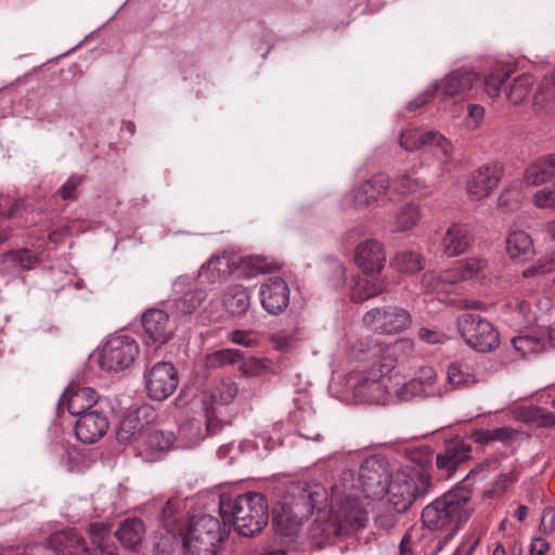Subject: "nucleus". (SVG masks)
<instances>
[{
    "label": "nucleus",
    "mask_w": 555,
    "mask_h": 555,
    "mask_svg": "<svg viewBox=\"0 0 555 555\" xmlns=\"http://www.w3.org/2000/svg\"><path fill=\"white\" fill-rule=\"evenodd\" d=\"M222 304L232 315H242L250 306V296L245 287L231 285L223 294Z\"/></svg>",
    "instance_id": "nucleus-30"
},
{
    "label": "nucleus",
    "mask_w": 555,
    "mask_h": 555,
    "mask_svg": "<svg viewBox=\"0 0 555 555\" xmlns=\"http://www.w3.org/2000/svg\"><path fill=\"white\" fill-rule=\"evenodd\" d=\"M99 395L91 387H80L78 385H69L61 397V404H66L68 412L79 417L87 412L93 411Z\"/></svg>",
    "instance_id": "nucleus-20"
},
{
    "label": "nucleus",
    "mask_w": 555,
    "mask_h": 555,
    "mask_svg": "<svg viewBox=\"0 0 555 555\" xmlns=\"http://www.w3.org/2000/svg\"><path fill=\"white\" fill-rule=\"evenodd\" d=\"M225 538L224 525L218 518L202 515L191 519L182 543L192 555H218Z\"/></svg>",
    "instance_id": "nucleus-5"
},
{
    "label": "nucleus",
    "mask_w": 555,
    "mask_h": 555,
    "mask_svg": "<svg viewBox=\"0 0 555 555\" xmlns=\"http://www.w3.org/2000/svg\"><path fill=\"white\" fill-rule=\"evenodd\" d=\"M242 360V351L238 349H220L206 357L205 364L209 369L238 363Z\"/></svg>",
    "instance_id": "nucleus-40"
},
{
    "label": "nucleus",
    "mask_w": 555,
    "mask_h": 555,
    "mask_svg": "<svg viewBox=\"0 0 555 555\" xmlns=\"http://www.w3.org/2000/svg\"><path fill=\"white\" fill-rule=\"evenodd\" d=\"M421 218V210L417 205L405 204L395 215L393 231L404 232L412 229Z\"/></svg>",
    "instance_id": "nucleus-38"
},
{
    "label": "nucleus",
    "mask_w": 555,
    "mask_h": 555,
    "mask_svg": "<svg viewBox=\"0 0 555 555\" xmlns=\"http://www.w3.org/2000/svg\"><path fill=\"white\" fill-rule=\"evenodd\" d=\"M4 256L18 263L22 270H30L38 261L37 256L28 249L11 250Z\"/></svg>",
    "instance_id": "nucleus-50"
},
{
    "label": "nucleus",
    "mask_w": 555,
    "mask_h": 555,
    "mask_svg": "<svg viewBox=\"0 0 555 555\" xmlns=\"http://www.w3.org/2000/svg\"><path fill=\"white\" fill-rule=\"evenodd\" d=\"M411 321L409 311L399 307L374 308L363 317L365 325L388 335L405 330Z\"/></svg>",
    "instance_id": "nucleus-11"
},
{
    "label": "nucleus",
    "mask_w": 555,
    "mask_h": 555,
    "mask_svg": "<svg viewBox=\"0 0 555 555\" xmlns=\"http://www.w3.org/2000/svg\"><path fill=\"white\" fill-rule=\"evenodd\" d=\"M240 363V371L244 375L248 376H257L263 373L269 369L270 361L266 358L259 359V358H244V354L242 353V360Z\"/></svg>",
    "instance_id": "nucleus-46"
},
{
    "label": "nucleus",
    "mask_w": 555,
    "mask_h": 555,
    "mask_svg": "<svg viewBox=\"0 0 555 555\" xmlns=\"http://www.w3.org/2000/svg\"><path fill=\"white\" fill-rule=\"evenodd\" d=\"M237 386L232 380H221L211 393V399L220 404L231 403L237 395Z\"/></svg>",
    "instance_id": "nucleus-45"
},
{
    "label": "nucleus",
    "mask_w": 555,
    "mask_h": 555,
    "mask_svg": "<svg viewBox=\"0 0 555 555\" xmlns=\"http://www.w3.org/2000/svg\"><path fill=\"white\" fill-rule=\"evenodd\" d=\"M506 253L515 262L532 259L534 248L531 237L524 231L512 232L506 238Z\"/></svg>",
    "instance_id": "nucleus-28"
},
{
    "label": "nucleus",
    "mask_w": 555,
    "mask_h": 555,
    "mask_svg": "<svg viewBox=\"0 0 555 555\" xmlns=\"http://www.w3.org/2000/svg\"><path fill=\"white\" fill-rule=\"evenodd\" d=\"M331 498L340 499V496L347 494H356L360 490L358 478L356 479L354 472L352 469H345L338 482L334 483L331 488Z\"/></svg>",
    "instance_id": "nucleus-39"
},
{
    "label": "nucleus",
    "mask_w": 555,
    "mask_h": 555,
    "mask_svg": "<svg viewBox=\"0 0 555 555\" xmlns=\"http://www.w3.org/2000/svg\"><path fill=\"white\" fill-rule=\"evenodd\" d=\"M504 173L499 163H490L474 170L466 182V192L472 201H481L488 197L498 186Z\"/></svg>",
    "instance_id": "nucleus-12"
},
{
    "label": "nucleus",
    "mask_w": 555,
    "mask_h": 555,
    "mask_svg": "<svg viewBox=\"0 0 555 555\" xmlns=\"http://www.w3.org/2000/svg\"><path fill=\"white\" fill-rule=\"evenodd\" d=\"M427 131L418 129H406L401 132L400 145L408 152H414L426 147Z\"/></svg>",
    "instance_id": "nucleus-43"
},
{
    "label": "nucleus",
    "mask_w": 555,
    "mask_h": 555,
    "mask_svg": "<svg viewBox=\"0 0 555 555\" xmlns=\"http://www.w3.org/2000/svg\"><path fill=\"white\" fill-rule=\"evenodd\" d=\"M292 495L295 500V507L301 509L308 518L315 508H323L326 491L319 483H297L293 487Z\"/></svg>",
    "instance_id": "nucleus-22"
},
{
    "label": "nucleus",
    "mask_w": 555,
    "mask_h": 555,
    "mask_svg": "<svg viewBox=\"0 0 555 555\" xmlns=\"http://www.w3.org/2000/svg\"><path fill=\"white\" fill-rule=\"evenodd\" d=\"M519 201H520V194H519L518 190H515V189L505 190L504 192L501 193V195L498 198V203H499L500 207H505V208H511V209L515 208L518 205Z\"/></svg>",
    "instance_id": "nucleus-57"
},
{
    "label": "nucleus",
    "mask_w": 555,
    "mask_h": 555,
    "mask_svg": "<svg viewBox=\"0 0 555 555\" xmlns=\"http://www.w3.org/2000/svg\"><path fill=\"white\" fill-rule=\"evenodd\" d=\"M305 519L306 515L301 509H297L295 504H281L272 511V525L275 533L281 537H294Z\"/></svg>",
    "instance_id": "nucleus-21"
},
{
    "label": "nucleus",
    "mask_w": 555,
    "mask_h": 555,
    "mask_svg": "<svg viewBox=\"0 0 555 555\" xmlns=\"http://www.w3.org/2000/svg\"><path fill=\"white\" fill-rule=\"evenodd\" d=\"M219 512L223 525L232 524L235 531L244 537H253L267 526L269 506L261 493H245L235 499L220 496Z\"/></svg>",
    "instance_id": "nucleus-1"
},
{
    "label": "nucleus",
    "mask_w": 555,
    "mask_h": 555,
    "mask_svg": "<svg viewBox=\"0 0 555 555\" xmlns=\"http://www.w3.org/2000/svg\"><path fill=\"white\" fill-rule=\"evenodd\" d=\"M454 284L453 276L449 271H446L441 274H437L435 272L428 271L425 272L422 276V287L427 293L440 294V293H449L450 287Z\"/></svg>",
    "instance_id": "nucleus-36"
},
{
    "label": "nucleus",
    "mask_w": 555,
    "mask_h": 555,
    "mask_svg": "<svg viewBox=\"0 0 555 555\" xmlns=\"http://www.w3.org/2000/svg\"><path fill=\"white\" fill-rule=\"evenodd\" d=\"M541 528L545 533H551L555 530V507H547L543 511Z\"/></svg>",
    "instance_id": "nucleus-61"
},
{
    "label": "nucleus",
    "mask_w": 555,
    "mask_h": 555,
    "mask_svg": "<svg viewBox=\"0 0 555 555\" xmlns=\"http://www.w3.org/2000/svg\"><path fill=\"white\" fill-rule=\"evenodd\" d=\"M423 181L413 177L410 173L400 176L393 182V188L401 194L415 193L423 188Z\"/></svg>",
    "instance_id": "nucleus-48"
},
{
    "label": "nucleus",
    "mask_w": 555,
    "mask_h": 555,
    "mask_svg": "<svg viewBox=\"0 0 555 555\" xmlns=\"http://www.w3.org/2000/svg\"><path fill=\"white\" fill-rule=\"evenodd\" d=\"M553 270H554V263L552 260H545V261L539 260L538 263L527 268L522 272V275L525 278H532L535 275H541V274L552 272Z\"/></svg>",
    "instance_id": "nucleus-58"
},
{
    "label": "nucleus",
    "mask_w": 555,
    "mask_h": 555,
    "mask_svg": "<svg viewBox=\"0 0 555 555\" xmlns=\"http://www.w3.org/2000/svg\"><path fill=\"white\" fill-rule=\"evenodd\" d=\"M365 346L364 348V344L359 341V351L371 352L374 361L366 374L359 377L353 386V393L361 401L379 403L385 400L382 379L395 369L397 360L391 353L384 352L380 344L373 338Z\"/></svg>",
    "instance_id": "nucleus-2"
},
{
    "label": "nucleus",
    "mask_w": 555,
    "mask_h": 555,
    "mask_svg": "<svg viewBox=\"0 0 555 555\" xmlns=\"http://www.w3.org/2000/svg\"><path fill=\"white\" fill-rule=\"evenodd\" d=\"M175 442V435L170 430L154 429L146 437V448L150 451L164 453L168 451Z\"/></svg>",
    "instance_id": "nucleus-41"
},
{
    "label": "nucleus",
    "mask_w": 555,
    "mask_h": 555,
    "mask_svg": "<svg viewBox=\"0 0 555 555\" xmlns=\"http://www.w3.org/2000/svg\"><path fill=\"white\" fill-rule=\"evenodd\" d=\"M144 384L152 400L163 401L176 391L179 385L178 371L171 362L158 361L146 370Z\"/></svg>",
    "instance_id": "nucleus-9"
},
{
    "label": "nucleus",
    "mask_w": 555,
    "mask_h": 555,
    "mask_svg": "<svg viewBox=\"0 0 555 555\" xmlns=\"http://www.w3.org/2000/svg\"><path fill=\"white\" fill-rule=\"evenodd\" d=\"M543 96L545 101L555 99V72L545 77L534 95L535 104H539L540 98Z\"/></svg>",
    "instance_id": "nucleus-54"
},
{
    "label": "nucleus",
    "mask_w": 555,
    "mask_h": 555,
    "mask_svg": "<svg viewBox=\"0 0 555 555\" xmlns=\"http://www.w3.org/2000/svg\"><path fill=\"white\" fill-rule=\"evenodd\" d=\"M331 507L341 527H349L352 530L365 527L367 517L361 507L358 493L347 494L340 499L331 498Z\"/></svg>",
    "instance_id": "nucleus-13"
},
{
    "label": "nucleus",
    "mask_w": 555,
    "mask_h": 555,
    "mask_svg": "<svg viewBox=\"0 0 555 555\" xmlns=\"http://www.w3.org/2000/svg\"><path fill=\"white\" fill-rule=\"evenodd\" d=\"M450 272L454 284L472 279H485L488 273V261L477 257L465 258L456 261Z\"/></svg>",
    "instance_id": "nucleus-27"
},
{
    "label": "nucleus",
    "mask_w": 555,
    "mask_h": 555,
    "mask_svg": "<svg viewBox=\"0 0 555 555\" xmlns=\"http://www.w3.org/2000/svg\"><path fill=\"white\" fill-rule=\"evenodd\" d=\"M472 446L463 439L453 440L436 455V466L444 478H450L460 465L470 459Z\"/></svg>",
    "instance_id": "nucleus-15"
},
{
    "label": "nucleus",
    "mask_w": 555,
    "mask_h": 555,
    "mask_svg": "<svg viewBox=\"0 0 555 555\" xmlns=\"http://www.w3.org/2000/svg\"><path fill=\"white\" fill-rule=\"evenodd\" d=\"M438 90V86L434 85L430 89H427L423 94L416 96L414 100H412L408 107L410 111H414L416 108L422 107L425 105L428 101H430L435 94V92Z\"/></svg>",
    "instance_id": "nucleus-59"
},
{
    "label": "nucleus",
    "mask_w": 555,
    "mask_h": 555,
    "mask_svg": "<svg viewBox=\"0 0 555 555\" xmlns=\"http://www.w3.org/2000/svg\"><path fill=\"white\" fill-rule=\"evenodd\" d=\"M47 546L56 555H85L90 550L83 537L74 529L52 533L47 541Z\"/></svg>",
    "instance_id": "nucleus-23"
},
{
    "label": "nucleus",
    "mask_w": 555,
    "mask_h": 555,
    "mask_svg": "<svg viewBox=\"0 0 555 555\" xmlns=\"http://www.w3.org/2000/svg\"><path fill=\"white\" fill-rule=\"evenodd\" d=\"M546 155L538 157L525 170L524 179L529 185H540L552 181Z\"/></svg>",
    "instance_id": "nucleus-37"
},
{
    "label": "nucleus",
    "mask_w": 555,
    "mask_h": 555,
    "mask_svg": "<svg viewBox=\"0 0 555 555\" xmlns=\"http://www.w3.org/2000/svg\"><path fill=\"white\" fill-rule=\"evenodd\" d=\"M533 204L539 208H548L555 210V186L550 189L545 188L538 191L533 195Z\"/></svg>",
    "instance_id": "nucleus-51"
},
{
    "label": "nucleus",
    "mask_w": 555,
    "mask_h": 555,
    "mask_svg": "<svg viewBox=\"0 0 555 555\" xmlns=\"http://www.w3.org/2000/svg\"><path fill=\"white\" fill-rule=\"evenodd\" d=\"M537 413H539L538 406L520 408L516 410L515 416L520 422L532 424Z\"/></svg>",
    "instance_id": "nucleus-63"
},
{
    "label": "nucleus",
    "mask_w": 555,
    "mask_h": 555,
    "mask_svg": "<svg viewBox=\"0 0 555 555\" xmlns=\"http://www.w3.org/2000/svg\"><path fill=\"white\" fill-rule=\"evenodd\" d=\"M424 257L413 250H402L397 253L391 261L393 268L398 271L414 274L424 269Z\"/></svg>",
    "instance_id": "nucleus-33"
},
{
    "label": "nucleus",
    "mask_w": 555,
    "mask_h": 555,
    "mask_svg": "<svg viewBox=\"0 0 555 555\" xmlns=\"http://www.w3.org/2000/svg\"><path fill=\"white\" fill-rule=\"evenodd\" d=\"M137 420L127 417L120 423V427L117 431V440L119 442H129L140 430L135 425Z\"/></svg>",
    "instance_id": "nucleus-55"
},
{
    "label": "nucleus",
    "mask_w": 555,
    "mask_h": 555,
    "mask_svg": "<svg viewBox=\"0 0 555 555\" xmlns=\"http://www.w3.org/2000/svg\"><path fill=\"white\" fill-rule=\"evenodd\" d=\"M206 299V292L201 288L190 289L173 300L176 313L186 315L193 313Z\"/></svg>",
    "instance_id": "nucleus-32"
},
{
    "label": "nucleus",
    "mask_w": 555,
    "mask_h": 555,
    "mask_svg": "<svg viewBox=\"0 0 555 555\" xmlns=\"http://www.w3.org/2000/svg\"><path fill=\"white\" fill-rule=\"evenodd\" d=\"M448 378L451 384L457 385V386L468 385L474 382L472 376L468 373L464 372L462 370L461 365L457 363H453V364L449 365Z\"/></svg>",
    "instance_id": "nucleus-53"
},
{
    "label": "nucleus",
    "mask_w": 555,
    "mask_h": 555,
    "mask_svg": "<svg viewBox=\"0 0 555 555\" xmlns=\"http://www.w3.org/2000/svg\"><path fill=\"white\" fill-rule=\"evenodd\" d=\"M354 261L363 274L379 273L386 262L384 245L369 238L357 246Z\"/></svg>",
    "instance_id": "nucleus-19"
},
{
    "label": "nucleus",
    "mask_w": 555,
    "mask_h": 555,
    "mask_svg": "<svg viewBox=\"0 0 555 555\" xmlns=\"http://www.w3.org/2000/svg\"><path fill=\"white\" fill-rule=\"evenodd\" d=\"M387 289V282L373 274L354 276L350 288V299L353 302L361 304L373 297H376Z\"/></svg>",
    "instance_id": "nucleus-25"
},
{
    "label": "nucleus",
    "mask_w": 555,
    "mask_h": 555,
    "mask_svg": "<svg viewBox=\"0 0 555 555\" xmlns=\"http://www.w3.org/2000/svg\"><path fill=\"white\" fill-rule=\"evenodd\" d=\"M145 533L144 522L139 518L124 520L115 531L116 538L127 548H135L140 545Z\"/></svg>",
    "instance_id": "nucleus-29"
},
{
    "label": "nucleus",
    "mask_w": 555,
    "mask_h": 555,
    "mask_svg": "<svg viewBox=\"0 0 555 555\" xmlns=\"http://www.w3.org/2000/svg\"><path fill=\"white\" fill-rule=\"evenodd\" d=\"M508 77L509 69L503 66L493 68L485 78V90L490 98H495L499 96L501 88L504 86L506 100L513 105H518L532 91L534 78L531 74H521L513 78L509 83H506Z\"/></svg>",
    "instance_id": "nucleus-7"
},
{
    "label": "nucleus",
    "mask_w": 555,
    "mask_h": 555,
    "mask_svg": "<svg viewBox=\"0 0 555 555\" xmlns=\"http://www.w3.org/2000/svg\"><path fill=\"white\" fill-rule=\"evenodd\" d=\"M142 326L146 343H152L156 348L165 345L175 333L167 312L160 309H150L142 315Z\"/></svg>",
    "instance_id": "nucleus-14"
},
{
    "label": "nucleus",
    "mask_w": 555,
    "mask_h": 555,
    "mask_svg": "<svg viewBox=\"0 0 555 555\" xmlns=\"http://www.w3.org/2000/svg\"><path fill=\"white\" fill-rule=\"evenodd\" d=\"M82 178L73 176L67 179V181L61 186L59 190L60 196L64 201H75L78 197L77 189L81 184Z\"/></svg>",
    "instance_id": "nucleus-52"
},
{
    "label": "nucleus",
    "mask_w": 555,
    "mask_h": 555,
    "mask_svg": "<svg viewBox=\"0 0 555 555\" xmlns=\"http://www.w3.org/2000/svg\"><path fill=\"white\" fill-rule=\"evenodd\" d=\"M261 305L273 315L282 313L289 304V288L280 278H269L260 288Z\"/></svg>",
    "instance_id": "nucleus-16"
},
{
    "label": "nucleus",
    "mask_w": 555,
    "mask_h": 555,
    "mask_svg": "<svg viewBox=\"0 0 555 555\" xmlns=\"http://www.w3.org/2000/svg\"><path fill=\"white\" fill-rule=\"evenodd\" d=\"M433 487L431 475L422 466L398 470L388 481L385 492L397 513H405Z\"/></svg>",
    "instance_id": "nucleus-3"
},
{
    "label": "nucleus",
    "mask_w": 555,
    "mask_h": 555,
    "mask_svg": "<svg viewBox=\"0 0 555 555\" xmlns=\"http://www.w3.org/2000/svg\"><path fill=\"white\" fill-rule=\"evenodd\" d=\"M456 326L464 341L479 352H490L500 345L499 332L479 314H461L456 320Z\"/></svg>",
    "instance_id": "nucleus-6"
},
{
    "label": "nucleus",
    "mask_w": 555,
    "mask_h": 555,
    "mask_svg": "<svg viewBox=\"0 0 555 555\" xmlns=\"http://www.w3.org/2000/svg\"><path fill=\"white\" fill-rule=\"evenodd\" d=\"M426 147L433 149L436 155L448 156L452 152L451 142L438 131H427Z\"/></svg>",
    "instance_id": "nucleus-47"
},
{
    "label": "nucleus",
    "mask_w": 555,
    "mask_h": 555,
    "mask_svg": "<svg viewBox=\"0 0 555 555\" xmlns=\"http://www.w3.org/2000/svg\"><path fill=\"white\" fill-rule=\"evenodd\" d=\"M472 499V491L465 486H456L423 508L422 521L433 531L442 530L456 522L455 528L468 515L463 508Z\"/></svg>",
    "instance_id": "nucleus-4"
},
{
    "label": "nucleus",
    "mask_w": 555,
    "mask_h": 555,
    "mask_svg": "<svg viewBox=\"0 0 555 555\" xmlns=\"http://www.w3.org/2000/svg\"><path fill=\"white\" fill-rule=\"evenodd\" d=\"M328 269L331 285L336 289L343 287L346 281L345 267L340 262H333Z\"/></svg>",
    "instance_id": "nucleus-56"
},
{
    "label": "nucleus",
    "mask_w": 555,
    "mask_h": 555,
    "mask_svg": "<svg viewBox=\"0 0 555 555\" xmlns=\"http://www.w3.org/2000/svg\"><path fill=\"white\" fill-rule=\"evenodd\" d=\"M233 272V262L227 255L212 256L203 268V274H207V279L211 283L225 280Z\"/></svg>",
    "instance_id": "nucleus-31"
},
{
    "label": "nucleus",
    "mask_w": 555,
    "mask_h": 555,
    "mask_svg": "<svg viewBox=\"0 0 555 555\" xmlns=\"http://www.w3.org/2000/svg\"><path fill=\"white\" fill-rule=\"evenodd\" d=\"M512 345L515 348V350H517L524 356L528 353H534L541 347L540 339L530 335H521L518 337H514L512 339Z\"/></svg>",
    "instance_id": "nucleus-49"
},
{
    "label": "nucleus",
    "mask_w": 555,
    "mask_h": 555,
    "mask_svg": "<svg viewBox=\"0 0 555 555\" xmlns=\"http://www.w3.org/2000/svg\"><path fill=\"white\" fill-rule=\"evenodd\" d=\"M533 425L537 427H552L555 425V415L544 409L539 408V413L534 414Z\"/></svg>",
    "instance_id": "nucleus-60"
},
{
    "label": "nucleus",
    "mask_w": 555,
    "mask_h": 555,
    "mask_svg": "<svg viewBox=\"0 0 555 555\" xmlns=\"http://www.w3.org/2000/svg\"><path fill=\"white\" fill-rule=\"evenodd\" d=\"M418 337L427 344H440L443 341L444 335L438 331L423 327L418 331Z\"/></svg>",
    "instance_id": "nucleus-62"
},
{
    "label": "nucleus",
    "mask_w": 555,
    "mask_h": 555,
    "mask_svg": "<svg viewBox=\"0 0 555 555\" xmlns=\"http://www.w3.org/2000/svg\"><path fill=\"white\" fill-rule=\"evenodd\" d=\"M473 242V236L467 227L452 224L448 228L442 238V249L448 257H456L465 253Z\"/></svg>",
    "instance_id": "nucleus-26"
},
{
    "label": "nucleus",
    "mask_w": 555,
    "mask_h": 555,
    "mask_svg": "<svg viewBox=\"0 0 555 555\" xmlns=\"http://www.w3.org/2000/svg\"><path fill=\"white\" fill-rule=\"evenodd\" d=\"M91 539L92 547H89L92 553L104 551L105 553H113L107 545V540L112 531V524L107 521L91 522L87 529Z\"/></svg>",
    "instance_id": "nucleus-35"
},
{
    "label": "nucleus",
    "mask_w": 555,
    "mask_h": 555,
    "mask_svg": "<svg viewBox=\"0 0 555 555\" xmlns=\"http://www.w3.org/2000/svg\"><path fill=\"white\" fill-rule=\"evenodd\" d=\"M206 427L209 435L217 434L222 427V423L215 415V411L208 408L206 409Z\"/></svg>",
    "instance_id": "nucleus-64"
},
{
    "label": "nucleus",
    "mask_w": 555,
    "mask_h": 555,
    "mask_svg": "<svg viewBox=\"0 0 555 555\" xmlns=\"http://www.w3.org/2000/svg\"><path fill=\"white\" fill-rule=\"evenodd\" d=\"M182 538L169 533L157 542L155 555H182Z\"/></svg>",
    "instance_id": "nucleus-44"
},
{
    "label": "nucleus",
    "mask_w": 555,
    "mask_h": 555,
    "mask_svg": "<svg viewBox=\"0 0 555 555\" xmlns=\"http://www.w3.org/2000/svg\"><path fill=\"white\" fill-rule=\"evenodd\" d=\"M390 188L389 177L377 173L362 181L352 190V205L356 209H362L378 201Z\"/></svg>",
    "instance_id": "nucleus-17"
},
{
    "label": "nucleus",
    "mask_w": 555,
    "mask_h": 555,
    "mask_svg": "<svg viewBox=\"0 0 555 555\" xmlns=\"http://www.w3.org/2000/svg\"><path fill=\"white\" fill-rule=\"evenodd\" d=\"M476 80V74L467 69H457L451 72L444 77L438 90H441L443 99H461L464 98L473 88Z\"/></svg>",
    "instance_id": "nucleus-24"
},
{
    "label": "nucleus",
    "mask_w": 555,
    "mask_h": 555,
    "mask_svg": "<svg viewBox=\"0 0 555 555\" xmlns=\"http://www.w3.org/2000/svg\"><path fill=\"white\" fill-rule=\"evenodd\" d=\"M108 427V418L103 412L90 411L77 418L75 434L82 443L92 444L106 434Z\"/></svg>",
    "instance_id": "nucleus-18"
},
{
    "label": "nucleus",
    "mask_w": 555,
    "mask_h": 555,
    "mask_svg": "<svg viewBox=\"0 0 555 555\" xmlns=\"http://www.w3.org/2000/svg\"><path fill=\"white\" fill-rule=\"evenodd\" d=\"M515 433L512 427L504 426L494 429H477L474 431L473 437L476 442L488 444L492 441H506L512 439Z\"/></svg>",
    "instance_id": "nucleus-42"
},
{
    "label": "nucleus",
    "mask_w": 555,
    "mask_h": 555,
    "mask_svg": "<svg viewBox=\"0 0 555 555\" xmlns=\"http://www.w3.org/2000/svg\"><path fill=\"white\" fill-rule=\"evenodd\" d=\"M436 377L437 374L433 366H422L415 373L414 378L409 383H405L400 391L397 392L402 397L403 400H408L410 396H413L416 391H420V386L433 385L436 382Z\"/></svg>",
    "instance_id": "nucleus-34"
},
{
    "label": "nucleus",
    "mask_w": 555,
    "mask_h": 555,
    "mask_svg": "<svg viewBox=\"0 0 555 555\" xmlns=\"http://www.w3.org/2000/svg\"><path fill=\"white\" fill-rule=\"evenodd\" d=\"M139 353L135 340L129 336L109 337L100 353V366L105 371H122L130 366Z\"/></svg>",
    "instance_id": "nucleus-8"
},
{
    "label": "nucleus",
    "mask_w": 555,
    "mask_h": 555,
    "mask_svg": "<svg viewBox=\"0 0 555 555\" xmlns=\"http://www.w3.org/2000/svg\"><path fill=\"white\" fill-rule=\"evenodd\" d=\"M390 478L389 465L385 457L374 455L362 461L358 482L366 498L383 494Z\"/></svg>",
    "instance_id": "nucleus-10"
}]
</instances>
